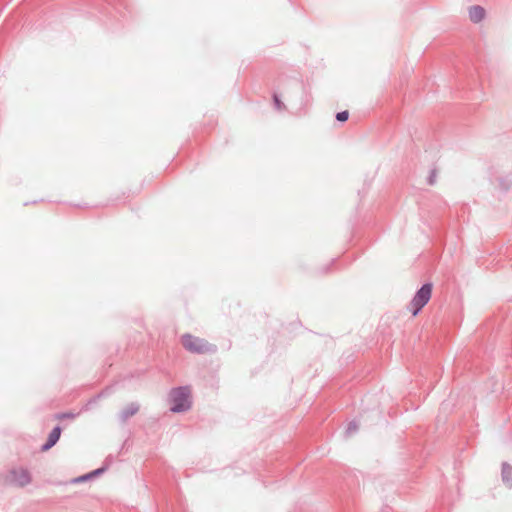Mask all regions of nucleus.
I'll return each instance as SVG.
<instances>
[{"label":"nucleus","mask_w":512,"mask_h":512,"mask_svg":"<svg viewBox=\"0 0 512 512\" xmlns=\"http://www.w3.org/2000/svg\"><path fill=\"white\" fill-rule=\"evenodd\" d=\"M181 344L184 349L192 354H214L217 352V346L209 343L203 338L196 337L186 333L181 336Z\"/></svg>","instance_id":"obj_1"},{"label":"nucleus","mask_w":512,"mask_h":512,"mask_svg":"<svg viewBox=\"0 0 512 512\" xmlns=\"http://www.w3.org/2000/svg\"><path fill=\"white\" fill-rule=\"evenodd\" d=\"M170 410L174 413L186 412L191 408V391L188 386L173 388L169 393Z\"/></svg>","instance_id":"obj_2"},{"label":"nucleus","mask_w":512,"mask_h":512,"mask_svg":"<svg viewBox=\"0 0 512 512\" xmlns=\"http://www.w3.org/2000/svg\"><path fill=\"white\" fill-rule=\"evenodd\" d=\"M432 294V284L425 283L415 293L414 297L410 301L409 310L413 316H416L422 308L429 302Z\"/></svg>","instance_id":"obj_3"},{"label":"nucleus","mask_w":512,"mask_h":512,"mask_svg":"<svg viewBox=\"0 0 512 512\" xmlns=\"http://www.w3.org/2000/svg\"><path fill=\"white\" fill-rule=\"evenodd\" d=\"M11 482L19 487H25L31 483L32 477L28 469L15 468L10 471Z\"/></svg>","instance_id":"obj_4"},{"label":"nucleus","mask_w":512,"mask_h":512,"mask_svg":"<svg viewBox=\"0 0 512 512\" xmlns=\"http://www.w3.org/2000/svg\"><path fill=\"white\" fill-rule=\"evenodd\" d=\"M62 429L59 425L55 426L49 433L46 442L42 445L41 451H48L51 449L59 440Z\"/></svg>","instance_id":"obj_5"},{"label":"nucleus","mask_w":512,"mask_h":512,"mask_svg":"<svg viewBox=\"0 0 512 512\" xmlns=\"http://www.w3.org/2000/svg\"><path fill=\"white\" fill-rule=\"evenodd\" d=\"M139 404L136 402H132L128 404L125 408L121 410L119 413V419L121 422L125 423L130 417L134 416L139 411Z\"/></svg>","instance_id":"obj_6"},{"label":"nucleus","mask_w":512,"mask_h":512,"mask_svg":"<svg viewBox=\"0 0 512 512\" xmlns=\"http://www.w3.org/2000/svg\"><path fill=\"white\" fill-rule=\"evenodd\" d=\"M486 15L485 9L480 5H473L469 8V18L473 23L481 22Z\"/></svg>","instance_id":"obj_7"},{"label":"nucleus","mask_w":512,"mask_h":512,"mask_svg":"<svg viewBox=\"0 0 512 512\" xmlns=\"http://www.w3.org/2000/svg\"><path fill=\"white\" fill-rule=\"evenodd\" d=\"M501 479L508 488L512 487V466L507 462L502 463Z\"/></svg>","instance_id":"obj_8"},{"label":"nucleus","mask_w":512,"mask_h":512,"mask_svg":"<svg viewBox=\"0 0 512 512\" xmlns=\"http://www.w3.org/2000/svg\"><path fill=\"white\" fill-rule=\"evenodd\" d=\"M358 431V424L356 421H351L345 431L346 436H351Z\"/></svg>","instance_id":"obj_9"},{"label":"nucleus","mask_w":512,"mask_h":512,"mask_svg":"<svg viewBox=\"0 0 512 512\" xmlns=\"http://www.w3.org/2000/svg\"><path fill=\"white\" fill-rule=\"evenodd\" d=\"M436 178H437V169L433 168L430 171V174H429L428 179H427V183L429 185H434L436 183Z\"/></svg>","instance_id":"obj_10"},{"label":"nucleus","mask_w":512,"mask_h":512,"mask_svg":"<svg viewBox=\"0 0 512 512\" xmlns=\"http://www.w3.org/2000/svg\"><path fill=\"white\" fill-rule=\"evenodd\" d=\"M273 101L275 108L277 110H282L283 108H285L283 102L280 100L279 96L276 93L273 94Z\"/></svg>","instance_id":"obj_11"},{"label":"nucleus","mask_w":512,"mask_h":512,"mask_svg":"<svg viewBox=\"0 0 512 512\" xmlns=\"http://www.w3.org/2000/svg\"><path fill=\"white\" fill-rule=\"evenodd\" d=\"M349 117V112L347 110L338 112L336 114V120L339 122H345Z\"/></svg>","instance_id":"obj_12"},{"label":"nucleus","mask_w":512,"mask_h":512,"mask_svg":"<svg viewBox=\"0 0 512 512\" xmlns=\"http://www.w3.org/2000/svg\"><path fill=\"white\" fill-rule=\"evenodd\" d=\"M105 470H106L105 467H101V468H98V469L88 473V474H89L90 478H93L95 476L102 474Z\"/></svg>","instance_id":"obj_13"},{"label":"nucleus","mask_w":512,"mask_h":512,"mask_svg":"<svg viewBox=\"0 0 512 512\" xmlns=\"http://www.w3.org/2000/svg\"><path fill=\"white\" fill-rule=\"evenodd\" d=\"M91 479L89 474H85V475H82V476H79L75 479L72 480L73 483H80V482H84L86 480H89Z\"/></svg>","instance_id":"obj_14"},{"label":"nucleus","mask_w":512,"mask_h":512,"mask_svg":"<svg viewBox=\"0 0 512 512\" xmlns=\"http://www.w3.org/2000/svg\"><path fill=\"white\" fill-rule=\"evenodd\" d=\"M74 414L72 413H59L56 415L57 419H64V418H73Z\"/></svg>","instance_id":"obj_15"}]
</instances>
